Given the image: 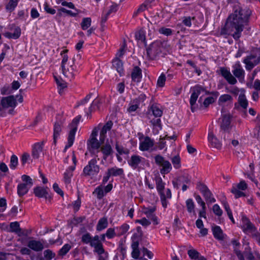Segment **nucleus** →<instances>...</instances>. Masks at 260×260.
<instances>
[{"label": "nucleus", "instance_id": "nucleus-1", "mask_svg": "<svg viewBox=\"0 0 260 260\" xmlns=\"http://www.w3.org/2000/svg\"><path fill=\"white\" fill-rule=\"evenodd\" d=\"M251 14V11L248 8L240 7L236 9L229 16L225 26L221 28L220 34L231 35L236 40L239 39Z\"/></svg>", "mask_w": 260, "mask_h": 260}, {"label": "nucleus", "instance_id": "nucleus-2", "mask_svg": "<svg viewBox=\"0 0 260 260\" xmlns=\"http://www.w3.org/2000/svg\"><path fill=\"white\" fill-rule=\"evenodd\" d=\"M154 180L155 181L156 188L160 196L162 206L164 208H166L168 204L167 199H170L172 198L171 190L169 188H167L166 193H165V183L163 182L162 178L159 175L155 176Z\"/></svg>", "mask_w": 260, "mask_h": 260}, {"label": "nucleus", "instance_id": "nucleus-3", "mask_svg": "<svg viewBox=\"0 0 260 260\" xmlns=\"http://www.w3.org/2000/svg\"><path fill=\"white\" fill-rule=\"evenodd\" d=\"M260 61V48H254L252 54L246 57L243 60L247 70H252Z\"/></svg>", "mask_w": 260, "mask_h": 260}, {"label": "nucleus", "instance_id": "nucleus-4", "mask_svg": "<svg viewBox=\"0 0 260 260\" xmlns=\"http://www.w3.org/2000/svg\"><path fill=\"white\" fill-rule=\"evenodd\" d=\"M191 95L189 100L191 110L193 112L196 109V103L197 100L200 94L202 96L207 94L206 89L199 85H196L190 89Z\"/></svg>", "mask_w": 260, "mask_h": 260}, {"label": "nucleus", "instance_id": "nucleus-5", "mask_svg": "<svg viewBox=\"0 0 260 260\" xmlns=\"http://www.w3.org/2000/svg\"><path fill=\"white\" fill-rule=\"evenodd\" d=\"M20 94L17 95L15 98L13 95H10L7 97L3 98L1 101V106L2 108H14L17 105L16 100L19 103H21L23 102V98L21 93L22 92V89L19 90Z\"/></svg>", "mask_w": 260, "mask_h": 260}, {"label": "nucleus", "instance_id": "nucleus-6", "mask_svg": "<svg viewBox=\"0 0 260 260\" xmlns=\"http://www.w3.org/2000/svg\"><path fill=\"white\" fill-rule=\"evenodd\" d=\"M163 48L162 42L156 41L153 42L147 49L148 56L151 59H156L161 54Z\"/></svg>", "mask_w": 260, "mask_h": 260}, {"label": "nucleus", "instance_id": "nucleus-7", "mask_svg": "<svg viewBox=\"0 0 260 260\" xmlns=\"http://www.w3.org/2000/svg\"><path fill=\"white\" fill-rule=\"evenodd\" d=\"M21 179L23 182L17 186V193L20 197L26 194L33 185L32 180L29 176L23 175L21 176Z\"/></svg>", "mask_w": 260, "mask_h": 260}, {"label": "nucleus", "instance_id": "nucleus-8", "mask_svg": "<svg viewBox=\"0 0 260 260\" xmlns=\"http://www.w3.org/2000/svg\"><path fill=\"white\" fill-rule=\"evenodd\" d=\"M154 160L155 164L161 168L160 169V172L161 174H167L171 171L172 169L171 164L161 155H156L154 156Z\"/></svg>", "mask_w": 260, "mask_h": 260}, {"label": "nucleus", "instance_id": "nucleus-9", "mask_svg": "<svg viewBox=\"0 0 260 260\" xmlns=\"http://www.w3.org/2000/svg\"><path fill=\"white\" fill-rule=\"evenodd\" d=\"M197 188L202 194L207 204H211L215 202L216 200L213 193L205 184L201 182H198L197 183Z\"/></svg>", "mask_w": 260, "mask_h": 260}, {"label": "nucleus", "instance_id": "nucleus-10", "mask_svg": "<svg viewBox=\"0 0 260 260\" xmlns=\"http://www.w3.org/2000/svg\"><path fill=\"white\" fill-rule=\"evenodd\" d=\"M146 159L138 154L132 155L127 160L128 165L133 169L140 171L142 169V166H144Z\"/></svg>", "mask_w": 260, "mask_h": 260}, {"label": "nucleus", "instance_id": "nucleus-11", "mask_svg": "<svg viewBox=\"0 0 260 260\" xmlns=\"http://www.w3.org/2000/svg\"><path fill=\"white\" fill-rule=\"evenodd\" d=\"M97 161L96 159H91L86 166L83 170V174L86 176H93L99 173L100 171V167L96 165Z\"/></svg>", "mask_w": 260, "mask_h": 260}, {"label": "nucleus", "instance_id": "nucleus-12", "mask_svg": "<svg viewBox=\"0 0 260 260\" xmlns=\"http://www.w3.org/2000/svg\"><path fill=\"white\" fill-rule=\"evenodd\" d=\"M247 187L248 185L245 181L241 180L239 183L233 184L231 191L234 194L235 197L237 199L246 196L242 191L245 190Z\"/></svg>", "mask_w": 260, "mask_h": 260}, {"label": "nucleus", "instance_id": "nucleus-13", "mask_svg": "<svg viewBox=\"0 0 260 260\" xmlns=\"http://www.w3.org/2000/svg\"><path fill=\"white\" fill-rule=\"evenodd\" d=\"M139 149L142 151H147L152 150V148L154 145V141L151 139L148 136H144L142 135L139 138Z\"/></svg>", "mask_w": 260, "mask_h": 260}, {"label": "nucleus", "instance_id": "nucleus-14", "mask_svg": "<svg viewBox=\"0 0 260 260\" xmlns=\"http://www.w3.org/2000/svg\"><path fill=\"white\" fill-rule=\"evenodd\" d=\"M191 182V177L188 175H183L180 176L177 179L176 182H173V185L175 188L177 189L179 188V186L182 185V190L185 191L187 190L188 186Z\"/></svg>", "mask_w": 260, "mask_h": 260}, {"label": "nucleus", "instance_id": "nucleus-15", "mask_svg": "<svg viewBox=\"0 0 260 260\" xmlns=\"http://www.w3.org/2000/svg\"><path fill=\"white\" fill-rule=\"evenodd\" d=\"M241 229L243 232L246 234H251L252 236L254 232H255L256 228L245 215H243L241 218Z\"/></svg>", "mask_w": 260, "mask_h": 260}, {"label": "nucleus", "instance_id": "nucleus-16", "mask_svg": "<svg viewBox=\"0 0 260 260\" xmlns=\"http://www.w3.org/2000/svg\"><path fill=\"white\" fill-rule=\"evenodd\" d=\"M57 120L54 124L53 128V144L56 145L58 139L62 131V126L64 122V119H62L60 115L57 116Z\"/></svg>", "mask_w": 260, "mask_h": 260}, {"label": "nucleus", "instance_id": "nucleus-17", "mask_svg": "<svg viewBox=\"0 0 260 260\" xmlns=\"http://www.w3.org/2000/svg\"><path fill=\"white\" fill-rule=\"evenodd\" d=\"M89 245L94 248V253L100 254L104 251V248L103 243L100 239V236L98 235H95L93 237Z\"/></svg>", "mask_w": 260, "mask_h": 260}, {"label": "nucleus", "instance_id": "nucleus-18", "mask_svg": "<svg viewBox=\"0 0 260 260\" xmlns=\"http://www.w3.org/2000/svg\"><path fill=\"white\" fill-rule=\"evenodd\" d=\"M163 112L160 108L159 104L154 103L151 105L148 108L147 117L150 119V116L152 115L155 117H160L162 115Z\"/></svg>", "mask_w": 260, "mask_h": 260}, {"label": "nucleus", "instance_id": "nucleus-19", "mask_svg": "<svg viewBox=\"0 0 260 260\" xmlns=\"http://www.w3.org/2000/svg\"><path fill=\"white\" fill-rule=\"evenodd\" d=\"M232 73L235 79L237 78L239 80L244 79L245 71L239 62L233 65Z\"/></svg>", "mask_w": 260, "mask_h": 260}, {"label": "nucleus", "instance_id": "nucleus-20", "mask_svg": "<svg viewBox=\"0 0 260 260\" xmlns=\"http://www.w3.org/2000/svg\"><path fill=\"white\" fill-rule=\"evenodd\" d=\"M35 195L38 198H44L48 200L49 202L52 199V197L49 194L48 191L46 188L38 186L34 189Z\"/></svg>", "mask_w": 260, "mask_h": 260}, {"label": "nucleus", "instance_id": "nucleus-21", "mask_svg": "<svg viewBox=\"0 0 260 260\" xmlns=\"http://www.w3.org/2000/svg\"><path fill=\"white\" fill-rule=\"evenodd\" d=\"M45 141L38 142L33 145L32 147L31 155L34 159H38L42 152L44 145Z\"/></svg>", "mask_w": 260, "mask_h": 260}, {"label": "nucleus", "instance_id": "nucleus-22", "mask_svg": "<svg viewBox=\"0 0 260 260\" xmlns=\"http://www.w3.org/2000/svg\"><path fill=\"white\" fill-rule=\"evenodd\" d=\"M231 115L230 114L223 115L222 116V121L220 123V128L223 131L222 133L225 135V131L228 130L231 124ZM225 139V136L223 138Z\"/></svg>", "mask_w": 260, "mask_h": 260}, {"label": "nucleus", "instance_id": "nucleus-23", "mask_svg": "<svg viewBox=\"0 0 260 260\" xmlns=\"http://www.w3.org/2000/svg\"><path fill=\"white\" fill-rule=\"evenodd\" d=\"M113 126V122L111 120L108 121L102 127L100 135V141L103 143L105 138L107 137V133L109 131Z\"/></svg>", "mask_w": 260, "mask_h": 260}, {"label": "nucleus", "instance_id": "nucleus-24", "mask_svg": "<svg viewBox=\"0 0 260 260\" xmlns=\"http://www.w3.org/2000/svg\"><path fill=\"white\" fill-rule=\"evenodd\" d=\"M101 151L103 154V159L106 160L108 156L113 154V151L109 143L107 142L101 147Z\"/></svg>", "mask_w": 260, "mask_h": 260}, {"label": "nucleus", "instance_id": "nucleus-25", "mask_svg": "<svg viewBox=\"0 0 260 260\" xmlns=\"http://www.w3.org/2000/svg\"><path fill=\"white\" fill-rule=\"evenodd\" d=\"M27 246L35 251H42L44 248L43 244L40 241L35 240L29 241Z\"/></svg>", "mask_w": 260, "mask_h": 260}, {"label": "nucleus", "instance_id": "nucleus-26", "mask_svg": "<svg viewBox=\"0 0 260 260\" xmlns=\"http://www.w3.org/2000/svg\"><path fill=\"white\" fill-rule=\"evenodd\" d=\"M189 257L192 260H207L204 256L194 249H190L187 251Z\"/></svg>", "mask_w": 260, "mask_h": 260}, {"label": "nucleus", "instance_id": "nucleus-27", "mask_svg": "<svg viewBox=\"0 0 260 260\" xmlns=\"http://www.w3.org/2000/svg\"><path fill=\"white\" fill-rule=\"evenodd\" d=\"M212 231L214 237L218 240L222 241L224 239V235L222 230L219 226L215 225L212 227Z\"/></svg>", "mask_w": 260, "mask_h": 260}, {"label": "nucleus", "instance_id": "nucleus-28", "mask_svg": "<svg viewBox=\"0 0 260 260\" xmlns=\"http://www.w3.org/2000/svg\"><path fill=\"white\" fill-rule=\"evenodd\" d=\"M87 147L90 152L98 150L100 148V143L97 139L90 138L87 141Z\"/></svg>", "mask_w": 260, "mask_h": 260}, {"label": "nucleus", "instance_id": "nucleus-29", "mask_svg": "<svg viewBox=\"0 0 260 260\" xmlns=\"http://www.w3.org/2000/svg\"><path fill=\"white\" fill-rule=\"evenodd\" d=\"M113 66L116 69L120 76L124 74L123 63L120 59L115 58L113 60Z\"/></svg>", "mask_w": 260, "mask_h": 260}, {"label": "nucleus", "instance_id": "nucleus-30", "mask_svg": "<svg viewBox=\"0 0 260 260\" xmlns=\"http://www.w3.org/2000/svg\"><path fill=\"white\" fill-rule=\"evenodd\" d=\"M221 75L227 80V81H237L234 76L230 71L226 68H221L220 69Z\"/></svg>", "mask_w": 260, "mask_h": 260}, {"label": "nucleus", "instance_id": "nucleus-31", "mask_svg": "<svg viewBox=\"0 0 260 260\" xmlns=\"http://www.w3.org/2000/svg\"><path fill=\"white\" fill-rule=\"evenodd\" d=\"M108 226V218L107 217L101 218L96 225V230L100 232L106 229Z\"/></svg>", "mask_w": 260, "mask_h": 260}, {"label": "nucleus", "instance_id": "nucleus-32", "mask_svg": "<svg viewBox=\"0 0 260 260\" xmlns=\"http://www.w3.org/2000/svg\"><path fill=\"white\" fill-rule=\"evenodd\" d=\"M75 169V166H70L64 173L63 180L66 184H69L71 182V178L73 176V172Z\"/></svg>", "mask_w": 260, "mask_h": 260}, {"label": "nucleus", "instance_id": "nucleus-33", "mask_svg": "<svg viewBox=\"0 0 260 260\" xmlns=\"http://www.w3.org/2000/svg\"><path fill=\"white\" fill-rule=\"evenodd\" d=\"M208 140L213 147L217 149L221 148V144L220 142L216 138L213 133L211 132L209 133Z\"/></svg>", "mask_w": 260, "mask_h": 260}, {"label": "nucleus", "instance_id": "nucleus-34", "mask_svg": "<svg viewBox=\"0 0 260 260\" xmlns=\"http://www.w3.org/2000/svg\"><path fill=\"white\" fill-rule=\"evenodd\" d=\"M107 171L111 176H120L124 175L123 169L122 168H118L116 167L109 168L108 169Z\"/></svg>", "mask_w": 260, "mask_h": 260}, {"label": "nucleus", "instance_id": "nucleus-35", "mask_svg": "<svg viewBox=\"0 0 260 260\" xmlns=\"http://www.w3.org/2000/svg\"><path fill=\"white\" fill-rule=\"evenodd\" d=\"M145 96L144 95H140L138 99H136L134 101V103H135V104L131 105L127 109V111L129 112H133L136 111L139 107V105L138 104V101H141L142 102H143L144 100H145Z\"/></svg>", "mask_w": 260, "mask_h": 260}, {"label": "nucleus", "instance_id": "nucleus-36", "mask_svg": "<svg viewBox=\"0 0 260 260\" xmlns=\"http://www.w3.org/2000/svg\"><path fill=\"white\" fill-rule=\"evenodd\" d=\"M142 71L140 68L135 67L131 73V77L133 80L139 81L141 79Z\"/></svg>", "mask_w": 260, "mask_h": 260}, {"label": "nucleus", "instance_id": "nucleus-37", "mask_svg": "<svg viewBox=\"0 0 260 260\" xmlns=\"http://www.w3.org/2000/svg\"><path fill=\"white\" fill-rule=\"evenodd\" d=\"M21 35V29L19 27H16L14 29V32H7L5 34V36L8 38L14 39H18Z\"/></svg>", "mask_w": 260, "mask_h": 260}, {"label": "nucleus", "instance_id": "nucleus-38", "mask_svg": "<svg viewBox=\"0 0 260 260\" xmlns=\"http://www.w3.org/2000/svg\"><path fill=\"white\" fill-rule=\"evenodd\" d=\"M116 229L117 231V236L120 237L126 233L129 229V225L125 223L120 226L116 227Z\"/></svg>", "mask_w": 260, "mask_h": 260}, {"label": "nucleus", "instance_id": "nucleus-39", "mask_svg": "<svg viewBox=\"0 0 260 260\" xmlns=\"http://www.w3.org/2000/svg\"><path fill=\"white\" fill-rule=\"evenodd\" d=\"M80 119L81 116H78L73 120L71 124H70V130L69 134H71L72 133H73V136H75V134L77 130V125Z\"/></svg>", "mask_w": 260, "mask_h": 260}, {"label": "nucleus", "instance_id": "nucleus-40", "mask_svg": "<svg viewBox=\"0 0 260 260\" xmlns=\"http://www.w3.org/2000/svg\"><path fill=\"white\" fill-rule=\"evenodd\" d=\"M153 1L154 0H151V1L150 2L149 0H147L145 1L143 4L139 6L137 11L134 13V15H137L138 13L143 12L146 10H148L151 8V2Z\"/></svg>", "mask_w": 260, "mask_h": 260}, {"label": "nucleus", "instance_id": "nucleus-41", "mask_svg": "<svg viewBox=\"0 0 260 260\" xmlns=\"http://www.w3.org/2000/svg\"><path fill=\"white\" fill-rule=\"evenodd\" d=\"M10 228L11 232L16 233L19 236L23 235L21 232V229L20 228L19 223L17 221L11 222L10 224Z\"/></svg>", "mask_w": 260, "mask_h": 260}, {"label": "nucleus", "instance_id": "nucleus-42", "mask_svg": "<svg viewBox=\"0 0 260 260\" xmlns=\"http://www.w3.org/2000/svg\"><path fill=\"white\" fill-rule=\"evenodd\" d=\"M104 192V187L102 185H101L95 188L92 193L93 194L96 195L98 199L101 200L105 196Z\"/></svg>", "mask_w": 260, "mask_h": 260}, {"label": "nucleus", "instance_id": "nucleus-43", "mask_svg": "<svg viewBox=\"0 0 260 260\" xmlns=\"http://www.w3.org/2000/svg\"><path fill=\"white\" fill-rule=\"evenodd\" d=\"M43 254L44 257H40L39 260H51L55 256V253L50 249H47L44 251Z\"/></svg>", "mask_w": 260, "mask_h": 260}, {"label": "nucleus", "instance_id": "nucleus-44", "mask_svg": "<svg viewBox=\"0 0 260 260\" xmlns=\"http://www.w3.org/2000/svg\"><path fill=\"white\" fill-rule=\"evenodd\" d=\"M91 19L89 17L83 18L80 23L81 27L83 30H86L91 25Z\"/></svg>", "mask_w": 260, "mask_h": 260}, {"label": "nucleus", "instance_id": "nucleus-45", "mask_svg": "<svg viewBox=\"0 0 260 260\" xmlns=\"http://www.w3.org/2000/svg\"><path fill=\"white\" fill-rule=\"evenodd\" d=\"M186 206L187 211L189 213H193L195 214V204L191 199H188L186 201Z\"/></svg>", "mask_w": 260, "mask_h": 260}, {"label": "nucleus", "instance_id": "nucleus-46", "mask_svg": "<svg viewBox=\"0 0 260 260\" xmlns=\"http://www.w3.org/2000/svg\"><path fill=\"white\" fill-rule=\"evenodd\" d=\"M115 149L119 154H128L129 153V150L127 148L123 147L121 145H119L118 143L115 144Z\"/></svg>", "mask_w": 260, "mask_h": 260}, {"label": "nucleus", "instance_id": "nucleus-47", "mask_svg": "<svg viewBox=\"0 0 260 260\" xmlns=\"http://www.w3.org/2000/svg\"><path fill=\"white\" fill-rule=\"evenodd\" d=\"M72 245L70 244H64L58 251V255L61 256H64L71 249Z\"/></svg>", "mask_w": 260, "mask_h": 260}, {"label": "nucleus", "instance_id": "nucleus-48", "mask_svg": "<svg viewBox=\"0 0 260 260\" xmlns=\"http://www.w3.org/2000/svg\"><path fill=\"white\" fill-rule=\"evenodd\" d=\"M131 247L133 249L131 253L132 257L135 259L139 258L140 252L139 249V245H136V244L131 245Z\"/></svg>", "mask_w": 260, "mask_h": 260}, {"label": "nucleus", "instance_id": "nucleus-49", "mask_svg": "<svg viewBox=\"0 0 260 260\" xmlns=\"http://www.w3.org/2000/svg\"><path fill=\"white\" fill-rule=\"evenodd\" d=\"M92 238L93 237L89 233L86 232L82 235L81 237V241L84 244H89Z\"/></svg>", "mask_w": 260, "mask_h": 260}, {"label": "nucleus", "instance_id": "nucleus-50", "mask_svg": "<svg viewBox=\"0 0 260 260\" xmlns=\"http://www.w3.org/2000/svg\"><path fill=\"white\" fill-rule=\"evenodd\" d=\"M74 140L75 136H73V133L69 134L68 137V144L66 145L64 148V152H65L69 148L71 147L73 145Z\"/></svg>", "mask_w": 260, "mask_h": 260}, {"label": "nucleus", "instance_id": "nucleus-51", "mask_svg": "<svg viewBox=\"0 0 260 260\" xmlns=\"http://www.w3.org/2000/svg\"><path fill=\"white\" fill-rule=\"evenodd\" d=\"M171 161L175 169H178L181 167V160L179 155L173 157L171 158Z\"/></svg>", "mask_w": 260, "mask_h": 260}, {"label": "nucleus", "instance_id": "nucleus-52", "mask_svg": "<svg viewBox=\"0 0 260 260\" xmlns=\"http://www.w3.org/2000/svg\"><path fill=\"white\" fill-rule=\"evenodd\" d=\"M238 102L240 106L244 109H246L248 106V102L245 95L240 94L238 98Z\"/></svg>", "mask_w": 260, "mask_h": 260}, {"label": "nucleus", "instance_id": "nucleus-53", "mask_svg": "<svg viewBox=\"0 0 260 260\" xmlns=\"http://www.w3.org/2000/svg\"><path fill=\"white\" fill-rule=\"evenodd\" d=\"M105 235H106V237L108 239L114 238L117 236V233L115 232V229L112 228L108 229L105 233Z\"/></svg>", "mask_w": 260, "mask_h": 260}, {"label": "nucleus", "instance_id": "nucleus-54", "mask_svg": "<svg viewBox=\"0 0 260 260\" xmlns=\"http://www.w3.org/2000/svg\"><path fill=\"white\" fill-rule=\"evenodd\" d=\"M254 137L260 141V117L258 118L256 126L253 129Z\"/></svg>", "mask_w": 260, "mask_h": 260}, {"label": "nucleus", "instance_id": "nucleus-55", "mask_svg": "<svg viewBox=\"0 0 260 260\" xmlns=\"http://www.w3.org/2000/svg\"><path fill=\"white\" fill-rule=\"evenodd\" d=\"M58 92L60 94H62L68 87L67 82H56Z\"/></svg>", "mask_w": 260, "mask_h": 260}, {"label": "nucleus", "instance_id": "nucleus-56", "mask_svg": "<svg viewBox=\"0 0 260 260\" xmlns=\"http://www.w3.org/2000/svg\"><path fill=\"white\" fill-rule=\"evenodd\" d=\"M236 83V82H229V85H227L226 88L229 92L235 94H237L239 92V89L237 87L234 86V84Z\"/></svg>", "mask_w": 260, "mask_h": 260}, {"label": "nucleus", "instance_id": "nucleus-57", "mask_svg": "<svg viewBox=\"0 0 260 260\" xmlns=\"http://www.w3.org/2000/svg\"><path fill=\"white\" fill-rule=\"evenodd\" d=\"M18 165V158L15 155H12L11 157L10 164L9 165L10 169L15 170Z\"/></svg>", "mask_w": 260, "mask_h": 260}, {"label": "nucleus", "instance_id": "nucleus-58", "mask_svg": "<svg viewBox=\"0 0 260 260\" xmlns=\"http://www.w3.org/2000/svg\"><path fill=\"white\" fill-rule=\"evenodd\" d=\"M126 49V45L125 43H124L120 47L119 49L118 50L116 55V57L117 58H120L122 57L124 54Z\"/></svg>", "mask_w": 260, "mask_h": 260}, {"label": "nucleus", "instance_id": "nucleus-59", "mask_svg": "<svg viewBox=\"0 0 260 260\" xmlns=\"http://www.w3.org/2000/svg\"><path fill=\"white\" fill-rule=\"evenodd\" d=\"M18 3V0H10L8 5L6 6L7 10L11 12L14 10Z\"/></svg>", "mask_w": 260, "mask_h": 260}, {"label": "nucleus", "instance_id": "nucleus-60", "mask_svg": "<svg viewBox=\"0 0 260 260\" xmlns=\"http://www.w3.org/2000/svg\"><path fill=\"white\" fill-rule=\"evenodd\" d=\"M132 245H139V241L141 239V236L139 233H134L131 238Z\"/></svg>", "mask_w": 260, "mask_h": 260}, {"label": "nucleus", "instance_id": "nucleus-61", "mask_svg": "<svg viewBox=\"0 0 260 260\" xmlns=\"http://www.w3.org/2000/svg\"><path fill=\"white\" fill-rule=\"evenodd\" d=\"M158 32L161 34L168 36L171 35L173 31L170 28L162 27L159 29Z\"/></svg>", "mask_w": 260, "mask_h": 260}, {"label": "nucleus", "instance_id": "nucleus-62", "mask_svg": "<svg viewBox=\"0 0 260 260\" xmlns=\"http://www.w3.org/2000/svg\"><path fill=\"white\" fill-rule=\"evenodd\" d=\"M213 212L217 216H221L222 214V211L218 204H214L212 207Z\"/></svg>", "mask_w": 260, "mask_h": 260}, {"label": "nucleus", "instance_id": "nucleus-63", "mask_svg": "<svg viewBox=\"0 0 260 260\" xmlns=\"http://www.w3.org/2000/svg\"><path fill=\"white\" fill-rule=\"evenodd\" d=\"M247 85L250 88H253L256 91L260 90V82H247Z\"/></svg>", "mask_w": 260, "mask_h": 260}, {"label": "nucleus", "instance_id": "nucleus-64", "mask_svg": "<svg viewBox=\"0 0 260 260\" xmlns=\"http://www.w3.org/2000/svg\"><path fill=\"white\" fill-rule=\"evenodd\" d=\"M251 237L258 244H260V227L259 232L256 230L255 232L252 234Z\"/></svg>", "mask_w": 260, "mask_h": 260}]
</instances>
